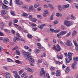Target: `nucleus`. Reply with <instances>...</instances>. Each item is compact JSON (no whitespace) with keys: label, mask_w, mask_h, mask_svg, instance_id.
<instances>
[{"label":"nucleus","mask_w":78,"mask_h":78,"mask_svg":"<svg viewBox=\"0 0 78 78\" xmlns=\"http://www.w3.org/2000/svg\"><path fill=\"white\" fill-rule=\"evenodd\" d=\"M63 24L66 25L67 27H69L73 24V23L71 21L65 20L63 23Z\"/></svg>","instance_id":"f257e3e1"},{"label":"nucleus","mask_w":78,"mask_h":78,"mask_svg":"<svg viewBox=\"0 0 78 78\" xmlns=\"http://www.w3.org/2000/svg\"><path fill=\"white\" fill-rule=\"evenodd\" d=\"M73 54V53H68V57L69 58V60H68L67 58L65 59V60L67 62L69 63V62H70L72 60V56Z\"/></svg>","instance_id":"f03ea898"},{"label":"nucleus","mask_w":78,"mask_h":78,"mask_svg":"<svg viewBox=\"0 0 78 78\" xmlns=\"http://www.w3.org/2000/svg\"><path fill=\"white\" fill-rule=\"evenodd\" d=\"M53 47L57 51H59L61 50L60 46L58 44L56 46L54 45Z\"/></svg>","instance_id":"7ed1b4c3"},{"label":"nucleus","mask_w":78,"mask_h":78,"mask_svg":"<svg viewBox=\"0 0 78 78\" xmlns=\"http://www.w3.org/2000/svg\"><path fill=\"white\" fill-rule=\"evenodd\" d=\"M37 45L38 46V48L40 50H45V48H44L42 47L41 43H38L37 44Z\"/></svg>","instance_id":"20e7f679"},{"label":"nucleus","mask_w":78,"mask_h":78,"mask_svg":"<svg viewBox=\"0 0 78 78\" xmlns=\"http://www.w3.org/2000/svg\"><path fill=\"white\" fill-rule=\"evenodd\" d=\"M25 56V58L27 59H28L30 56H31L30 55V53L28 52H26Z\"/></svg>","instance_id":"39448f33"},{"label":"nucleus","mask_w":78,"mask_h":78,"mask_svg":"<svg viewBox=\"0 0 78 78\" xmlns=\"http://www.w3.org/2000/svg\"><path fill=\"white\" fill-rule=\"evenodd\" d=\"M25 69L26 70H27L29 72H31V73H32V72H34L33 69L30 68L28 67H26L25 68Z\"/></svg>","instance_id":"423d86ee"},{"label":"nucleus","mask_w":78,"mask_h":78,"mask_svg":"<svg viewBox=\"0 0 78 78\" xmlns=\"http://www.w3.org/2000/svg\"><path fill=\"white\" fill-rule=\"evenodd\" d=\"M66 44V45H67V46H69V47H70L72 45V42L69 40H68L67 41Z\"/></svg>","instance_id":"0eeeda50"},{"label":"nucleus","mask_w":78,"mask_h":78,"mask_svg":"<svg viewBox=\"0 0 78 78\" xmlns=\"http://www.w3.org/2000/svg\"><path fill=\"white\" fill-rule=\"evenodd\" d=\"M4 75L6 78H9L11 77L10 74L8 72L5 73Z\"/></svg>","instance_id":"6e6552de"},{"label":"nucleus","mask_w":78,"mask_h":78,"mask_svg":"<svg viewBox=\"0 0 78 78\" xmlns=\"http://www.w3.org/2000/svg\"><path fill=\"white\" fill-rule=\"evenodd\" d=\"M20 39V37H14L13 38V41L14 42H17L18 41H19Z\"/></svg>","instance_id":"1a4fd4ad"},{"label":"nucleus","mask_w":78,"mask_h":78,"mask_svg":"<svg viewBox=\"0 0 78 78\" xmlns=\"http://www.w3.org/2000/svg\"><path fill=\"white\" fill-rule=\"evenodd\" d=\"M58 9L59 11L62 12L63 9H62V6L61 5H59L58 6Z\"/></svg>","instance_id":"9d476101"},{"label":"nucleus","mask_w":78,"mask_h":78,"mask_svg":"<svg viewBox=\"0 0 78 78\" xmlns=\"http://www.w3.org/2000/svg\"><path fill=\"white\" fill-rule=\"evenodd\" d=\"M46 25V24H41L37 26L38 28H40V30H42L43 28Z\"/></svg>","instance_id":"9b49d317"},{"label":"nucleus","mask_w":78,"mask_h":78,"mask_svg":"<svg viewBox=\"0 0 78 78\" xmlns=\"http://www.w3.org/2000/svg\"><path fill=\"white\" fill-rule=\"evenodd\" d=\"M3 5L2 6V8H3L4 9H9V7L5 5L4 3H2V4Z\"/></svg>","instance_id":"f8f14e48"},{"label":"nucleus","mask_w":78,"mask_h":78,"mask_svg":"<svg viewBox=\"0 0 78 78\" xmlns=\"http://www.w3.org/2000/svg\"><path fill=\"white\" fill-rule=\"evenodd\" d=\"M57 57L58 59H62L63 58V55L62 54L60 55V56L59 55H57Z\"/></svg>","instance_id":"ddd939ff"},{"label":"nucleus","mask_w":78,"mask_h":78,"mask_svg":"<svg viewBox=\"0 0 78 78\" xmlns=\"http://www.w3.org/2000/svg\"><path fill=\"white\" fill-rule=\"evenodd\" d=\"M3 41L4 42H5V43H7L9 42V39L7 38H5L3 39Z\"/></svg>","instance_id":"4468645a"},{"label":"nucleus","mask_w":78,"mask_h":78,"mask_svg":"<svg viewBox=\"0 0 78 78\" xmlns=\"http://www.w3.org/2000/svg\"><path fill=\"white\" fill-rule=\"evenodd\" d=\"M48 6L51 8V9H55V7L51 4H48Z\"/></svg>","instance_id":"2eb2a0df"},{"label":"nucleus","mask_w":78,"mask_h":78,"mask_svg":"<svg viewBox=\"0 0 78 78\" xmlns=\"http://www.w3.org/2000/svg\"><path fill=\"white\" fill-rule=\"evenodd\" d=\"M27 59L31 61L32 62H34V59L32 58L31 56H30Z\"/></svg>","instance_id":"dca6fc26"},{"label":"nucleus","mask_w":78,"mask_h":78,"mask_svg":"<svg viewBox=\"0 0 78 78\" xmlns=\"http://www.w3.org/2000/svg\"><path fill=\"white\" fill-rule=\"evenodd\" d=\"M67 32L66 31H63L60 32V33L62 35V36H63V35H64L65 34H66V33H67Z\"/></svg>","instance_id":"f3484780"},{"label":"nucleus","mask_w":78,"mask_h":78,"mask_svg":"<svg viewBox=\"0 0 78 78\" xmlns=\"http://www.w3.org/2000/svg\"><path fill=\"white\" fill-rule=\"evenodd\" d=\"M22 16L23 17H26V18H27L28 17V14H27V13L25 12H23L22 14Z\"/></svg>","instance_id":"a211bd4d"},{"label":"nucleus","mask_w":78,"mask_h":78,"mask_svg":"<svg viewBox=\"0 0 78 78\" xmlns=\"http://www.w3.org/2000/svg\"><path fill=\"white\" fill-rule=\"evenodd\" d=\"M77 34V31L76 30H73L72 32V36H75Z\"/></svg>","instance_id":"6ab92c4d"},{"label":"nucleus","mask_w":78,"mask_h":78,"mask_svg":"<svg viewBox=\"0 0 78 78\" xmlns=\"http://www.w3.org/2000/svg\"><path fill=\"white\" fill-rule=\"evenodd\" d=\"M76 64V62H74V63L72 64L71 67L73 69H74L75 68V66Z\"/></svg>","instance_id":"aec40b11"},{"label":"nucleus","mask_w":78,"mask_h":78,"mask_svg":"<svg viewBox=\"0 0 78 78\" xmlns=\"http://www.w3.org/2000/svg\"><path fill=\"white\" fill-rule=\"evenodd\" d=\"M63 7V9L64 8H69L70 7V5H69V4H67V5H63L62 6Z\"/></svg>","instance_id":"412c9836"},{"label":"nucleus","mask_w":78,"mask_h":78,"mask_svg":"<svg viewBox=\"0 0 78 78\" xmlns=\"http://www.w3.org/2000/svg\"><path fill=\"white\" fill-rule=\"evenodd\" d=\"M70 68L67 67L65 71V73H68L69 72H70Z\"/></svg>","instance_id":"4be33fe9"},{"label":"nucleus","mask_w":78,"mask_h":78,"mask_svg":"<svg viewBox=\"0 0 78 78\" xmlns=\"http://www.w3.org/2000/svg\"><path fill=\"white\" fill-rule=\"evenodd\" d=\"M56 76H60L61 75V74L59 72L58 70L56 71Z\"/></svg>","instance_id":"5701e85b"},{"label":"nucleus","mask_w":78,"mask_h":78,"mask_svg":"<svg viewBox=\"0 0 78 78\" xmlns=\"http://www.w3.org/2000/svg\"><path fill=\"white\" fill-rule=\"evenodd\" d=\"M6 13V12L4 10H2L1 12V16H4Z\"/></svg>","instance_id":"b1692460"},{"label":"nucleus","mask_w":78,"mask_h":78,"mask_svg":"<svg viewBox=\"0 0 78 78\" xmlns=\"http://www.w3.org/2000/svg\"><path fill=\"white\" fill-rule=\"evenodd\" d=\"M73 42L75 46H77L78 44H77V43H76V40L75 39L73 40Z\"/></svg>","instance_id":"393cba45"},{"label":"nucleus","mask_w":78,"mask_h":78,"mask_svg":"<svg viewBox=\"0 0 78 78\" xmlns=\"http://www.w3.org/2000/svg\"><path fill=\"white\" fill-rule=\"evenodd\" d=\"M4 31L6 33H10V31L9 30L5 29H4Z\"/></svg>","instance_id":"a878e982"},{"label":"nucleus","mask_w":78,"mask_h":78,"mask_svg":"<svg viewBox=\"0 0 78 78\" xmlns=\"http://www.w3.org/2000/svg\"><path fill=\"white\" fill-rule=\"evenodd\" d=\"M70 17L71 19L73 20H75L76 19V18L75 17V16L73 15H71Z\"/></svg>","instance_id":"bb28decb"},{"label":"nucleus","mask_w":78,"mask_h":78,"mask_svg":"<svg viewBox=\"0 0 78 78\" xmlns=\"http://www.w3.org/2000/svg\"><path fill=\"white\" fill-rule=\"evenodd\" d=\"M6 27V25H5V24L1 25L0 27L1 30H3V28L4 27Z\"/></svg>","instance_id":"cd10ccee"},{"label":"nucleus","mask_w":78,"mask_h":78,"mask_svg":"<svg viewBox=\"0 0 78 78\" xmlns=\"http://www.w3.org/2000/svg\"><path fill=\"white\" fill-rule=\"evenodd\" d=\"M57 36L58 37L59 39H61V38L62 35L60 33H59V34H57Z\"/></svg>","instance_id":"c85d7f7f"},{"label":"nucleus","mask_w":78,"mask_h":78,"mask_svg":"<svg viewBox=\"0 0 78 78\" xmlns=\"http://www.w3.org/2000/svg\"><path fill=\"white\" fill-rule=\"evenodd\" d=\"M56 16L57 17H59L60 16V17H62V14L60 13H57L56 14Z\"/></svg>","instance_id":"c756f323"},{"label":"nucleus","mask_w":78,"mask_h":78,"mask_svg":"<svg viewBox=\"0 0 78 78\" xmlns=\"http://www.w3.org/2000/svg\"><path fill=\"white\" fill-rule=\"evenodd\" d=\"M16 53L18 55H20V52L19 51L17 50H16Z\"/></svg>","instance_id":"7c9ffc66"},{"label":"nucleus","mask_w":78,"mask_h":78,"mask_svg":"<svg viewBox=\"0 0 78 78\" xmlns=\"http://www.w3.org/2000/svg\"><path fill=\"white\" fill-rule=\"evenodd\" d=\"M7 60H8V61L9 62H13V60H12V59L9 58H7Z\"/></svg>","instance_id":"2f4dec72"},{"label":"nucleus","mask_w":78,"mask_h":78,"mask_svg":"<svg viewBox=\"0 0 78 78\" xmlns=\"http://www.w3.org/2000/svg\"><path fill=\"white\" fill-rule=\"evenodd\" d=\"M39 4H35L34 5V8H37V7H39Z\"/></svg>","instance_id":"473e14b6"},{"label":"nucleus","mask_w":78,"mask_h":78,"mask_svg":"<svg viewBox=\"0 0 78 78\" xmlns=\"http://www.w3.org/2000/svg\"><path fill=\"white\" fill-rule=\"evenodd\" d=\"M39 51H40V50L38 49H36L34 51V52L35 53H39Z\"/></svg>","instance_id":"72a5a7b5"},{"label":"nucleus","mask_w":78,"mask_h":78,"mask_svg":"<svg viewBox=\"0 0 78 78\" xmlns=\"http://www.w3.org/2000/svg\"><path fill=\"white\" fill-rule=\"evenodd\" d=\"M28 18L30 19V20H31L33 19V15H30L29 16Z\"/></svg>","instance_id":"f704fd0d"},{"label":"nucleus","mask_w":78,"mask_h":78,"mask_svg":"<svg viewBox=\"0 0 78 78\" xmlns=\"http://www.w3.org/2000/svg\"><path fill=\"white\" fill-rule=\"evenodd\" d=\"M44 73V71H41L40 72V76H42Z\"/></svg>","instance_id":"c9c22d12"},{"label":"nucleus","mask_w":78,"mask_h":78,"mask_svg":"<svg viewBox=\"0 0 78 78\" xmlns=\"http://www.w3.org/2000/svg\"><path fill=\"white\" fill-rule=\"evenodd\" d=\"M71 33H72L70 32L66 34V37H69V36H70V34H71Z\"/></svg>","instance_id":"e433bc0d"},{"label":"nucleus","mask_w":78,"mask_h":78,"mask_svg":"<svg viewBox=\"0 0 78 78\" xmlns=\"http://www.w3.org/2000/svg\"><path fill=\"white\" fill-rule=\"evenodd\" d=\"M20 2L19 0H15V3L16 5H19V2Z\"/></svg>","instance_id":"4c0bfd02"},{"label":"nucleus","mask_w":78,"mask_h":78,"mask_svg":"<svg viewBox=\"0 0 78 78\" xmlns=\"http://www.w3.org/2000/svg\"><path fill=\"white\" fill-rule=\"evenodd\" d=\"M38 63H41L42 62V60L41 59H39L37 61Z\"/></svg>","instance_id":"58836bf2"},{"label":"nucleus","mask_w":78,"mask_h":78,"mask_svg":"<svg viewBox=\"0 0 78 78\" xmlns=\"http://www.w3.org/2000/svg\"><path fill=\"white\" fill-rule=\"evenodd\" d=\"M29 9L30 10H33V5H30L29 7Z\"/></svg>","instance_id":"ea45409f"},{"label":"nucleus","mask_w":78,"mask_h":78,"mask_svg":"<svg viewBox=\"0 0 78 78\" xmlns=\"http://www.w3.org/2000/svg\"><path fill=\"white\" fill-rule=\"evenodd\" d=\"M73 60L74 61H78V57H74L73 58Z\"/></svg>","instance_id":"a19ab883"},{"label":"nucleus","mask_w":78,"mask_h":78,"mask_svg":"<svg viewBox=\"0 0 78 78\" xmlns=\"http://www.w3.org/2000/svg\"><path fill=\"white\" fill-rule=\"evenodd\" d=\"M24 48L26 50H28L29 49H30V47L27 46H24Z\"/></svg>","instance_id":"79ce46f5"},{"label":"nucleus","mask_w":78,"mask_h":78,"mask_svg":"<svg viewBox=\"0 0 78 78\" xmlns=\"http://www.w3.org/2000/svg\"><path fill=\"white\" fill-rule=\"evenodd\" d=\"M37 20L36 19L33 18L30 21L32 22H36L37 21Z\"/></svg>","instance_id":"37998d69"},{"label":"nucleus","mask_w":78,"mask_h":78,"mask_svg":"<svg viewBox=\"0 0 78 78\" xmlns=\"http://www.w3.org/2000/svg\"><path fill=\"white\" fill-rule=\"evenodd\" d=\"M37 27H34L32 28V30L33 31H37Z\"/></svg>","instance_id":"c03bdc74"},{"label":"nucleus","mask_w":78,"mask_h":78,"mask_svg":"<svg viewBox=\"0 0 78 78\" xmlns=\"http://www.w3.org/2000/svg\"><path fill=\"white\" fill-rule=\"evenodd\" d=\"M4 4H5V5H7V4H8L9 3L8 2V1H6V0H4Z\"/></svg>","instance_id":"a18cd8bd"},{"label":"nucleus","mask_w":78,"mask_h":78,"mask_svg":"<svg viewBox=\"0 0 78 78\" xmlns=\"http://www.w3.org/2000/svg\"><path fill=\"white\" fill-rule=\"evenodd\" d=\"M23 69H22V70H20L19 72V74L20 75H21V74H22V72H23Z\"/></svg>","instance_id":"49530a36"},{"label":"nucleus","mask_w":78,"mask_h":78,"mask_svg":"<svg viewBox=\"0 0 78 78\" xmlns=\"http://www.w3.org/2000/svg\"><path fill=\"white\" fill-rule=\"evenodd\" d=\"M58 21L57 20H55L53 23V24L56 25V24H58Z\"/></svg>","instance_id":"de8ad7c7"},{"label":"nucleus","mask_w":78,"mask_h":78,"mask_svg":"<svg viewBox=\"0 0 78 78\" xmlns=\"http://www.w3.org/2000/svg\"><path fill=\"white\" fill-rule=\"evenodd\" d=\"M3 18L5 19H9L10 18V17L9 16H3Z\"/></svg>","instance_id":"09e8293b"},{"label":"nucleus","mask_w":78,"mask_h":78,"mask_svg":"<svg viewBox=\"0 0 78 78\" xmlns=\"http://www.w3.org/2000/svg\"><path fill=\"white\" fill-rule=\"evenodd\" d=\"M14 76L15 78H20V76L18 75V74H16Z\"/></svg>","instance_id":"8fccbe9b"},{"label":"nucleus","mask_w":78,"mask_h":78,"mask_svg":"<svg viewBox=\"0 0 78 78\" xmlns=\"http://www.w3.org/2000/svg\"><path fill=\"white\" fill-rule=\"evenodd\" d=\"M55 64H58V65H60V64H62V63L59 62H56Z\"/></svg>","instance_id":"3c124183"},{"label":"nucleus","mask_w":78,"mask_h":78,"mask_svg":"<svg viewBox=\"0 0 78 78\" xmlns=\"http://www.w3.org/2000/svg\"><path fill=\"white\" fill-rule=\"evenodd\" d=\"M10 14L12 16H15V13H14V11H11L10 12Z\"/></svg>","instance_id":"603ef678"},{"label":"nucleus","mask_w":78,"mask_h":78,"mask_svg":"<svg viewBox=\"0 0 78 78\" xmlns=\"http://www.w3.org/2000/svg\"><path fill=\"white\" fill-rule=\"evenodd\" d=\"M3 69H5L6 70H8V69H9V68H8L5 66H4L3 67Z\"/></svg>","instance_id":"864d4df0"},{"label":"nucleus","mask_w":78,"mask_h":78,"mask_svg":"<svg viewBox=\"0 0 78 78\" xmlns=\"http://www.w3.org/2000/svg\"><path fill=\"white\" fill-rule=\"evenodd\" d=\"M17 29L19 30V31H22L23 30V29L21 27H18L17 28Z\"/></svg>","instance_id":"5fc2aeb1"},{"label":"nucleus","mask_w":78,"mask_h":78,"mask_svg":"<svg viewBox=\"0 0 78 78\" xmlns=\"http://www.w3.org/2000/svg\"><path fill=\"white\" fill-rule=\"evenodd\" d=\"M27 36L28 38H32L33 37V36L30 34H28Z\"/></svg>","instance_id":"6e6d98bb"},{"label":"nucleus","mask_w":78,"mask_h":78,"mask_svg":"<svg viewBox=\"0 0 78 78\" xmlns=\"http://www.w3.org/2000/svg\"><path fill=\"white\" fill-rule=\"evenodd\" d=\"M22 53L23 55H25V54H26V52L24 51L23 50L22 51Z\"/></svg>","instance_id":"4d7b16f0"},{"label":"nucleus","mask_w":78,"mask_h":78,"mask_svg":"<svg viewBox=\"0 0 78 78\" xmlns=\"http://www.w3.org/2000/svg\"><path fill=\"white\" fill-rule=\"evenodd\" d=\"M15 62H16V63H17V64H20V61H19V60H16Z\"/></svg>","instance_id":"13d9d810"},{"label":"nucleus","mask_w":78,"mask_h":78,"mask_svg":"<svg viewBox=\"0 0 78 78\" xmlns=\"http://www.w3.org/2000/svg\"><path fill=\"white\" fill-rule=\"evenodd\" d=\"M58 32H60V29H56L55 30V33H58Z\"/></svg>","instance_id":"bf43d9fd"},{"label":"nucleus","mask_w":78,"mask_h":78,"mask_svg":"<svg viewBox=\"0 0 78 78\" xmlns=\"http://www.w3.org/2000/svg\"><path fill=\"white\" fill-rule=\"evenodd\" d=\"M46 56V55L45 54V53H44L41 55V57L42 58H44V57H45Z\"/></svg>","instance_id":"052dcab7"},{"label":"nucleus","mask_w":78,"mask_h":78,"mask_svg":"<svg viewBox=\"0 0 78 78\" xmlns=\"http://www.w3.org/2000/svg\"><path fill=\"white\" fill-rule=\"evenodd\" d=\"M31 25L32 27H34L37 26V25H36V24L34 23L31 24Z\"/></svg>","instance_id":"680f3d73"},{"label":"nucleus","mask_w":78,"mask_h":78,"mask_svg":"<svg viewBox=\"0 0 78 78\" xmlns=\"http://www.w3.org/2000/svg\"><path fill=\"white\" fill-rule=\"evenodd\" d=\"M13 73H14L15 75H17V72L15 71H14L12 72Z\"/></svg>","instance_id":"e2e57ef3"},{"label":"nucleus","mask_w":78,"mask_h":78,"mask_svg":"<svg viewBox=\"0 0 78 78\" xmlns=\"http://www.w3.org/2000/svg\"><path fill=\"white\" fill-rule=\"evenodd\" d=\"M14 23H17L18 22V20L17 19H15L13 20Z\"/></svg>","instance_id":"0e129e2a"},{"label":"nucleus","mask_w":78,"mask_h":78,"mask_svg":"<svg viewBox=\"0 0 78 78\" xmlns=\"http://www.w3.org/2000/svg\"><path fill=\"white\" fill-rule=\"evenodd\" d=\"M26 75H27V73H24L21 75V77H23V76H26Z\"/></svg>","instance_id":"69168bd1"},{"label":"nucleus","mask_w":78,"mask_h":78,"mask_svg":"<svg viewBox=\"0 0 78 78\" xmlns=\"http://www.w3.org/2000/svg\"><path fill=\"white\" fill-rule=\"evenodd\" d=\"M46 76L48 78H50V75L48 73H47Z\"/></svg>","instance_id":"338daca9"},{"label":"nucleus","mask_w":78,"mask_h":78,"mask_svg":"<svg viewBox=\"0 0 78 78\" xmlns=\"http://www.w3.org/2000/svg\"><path fill=\"white\" fill-rule=\"evenodd\" d=\"M44 12L46 14H48V11L47 10H45L44 11Z\"/></svg>","instance_id":"774afa93"}]
</instances>
